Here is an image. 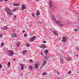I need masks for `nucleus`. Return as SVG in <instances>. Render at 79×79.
Listing matches in <instances>:
<instances>
[{
    "label": "nucleus",
    "mask_w": 79,
    "mask_h": 79,
    "mask_svg": "<svg viewBox=\"0 0 79 79\" xmlns=\"http://www.w3.org/2000/svg\"><path fill=\"white\" fill-rule=\"evenodd\" d=\"M67 60H68V61H69V60H71V58H70L69 57H68L67 58Z\"/></svg>",
    "instance_id": "26"
},
{
    "label": "nucleus",
    "mask_w": 79,
    "mask_h": 79,
    "mask_svg": "<svg viewBox=\"0 0 79 79\" xmlns=\"http://www.w3.org/2000/svg\"><path fill=\"white\" fill-rule=\"evenodd\" d=\"M14 16V18H16V15H13Z\"/></svg>",
    "instance_id": "33"
},
{
    "label": "nucleus",
    "mask_w": 79,
    "mask_h": 79,
    "mask_svg": "<svg viewBox=\"0 0 79 79\" xmlns=\"http://www.w3.org/2000/svg\"><path fill=\"white\" fill-rule=\"evenodd\" d=\"M24 36L27 37V34H24Z\"/></svg>",
    "instance_id": "36"
},
{
    "label": "nucleus",
    "mask_w": 79,
    "mask_h": 79,
    "mask_svg": "<svg viewBox=\"0 0 79 79\" xmlns=\"http://www.w3.org/2000/svg\"><path fill=\"white\" fill-rule=\"evenodd\" d=\"M13 60H14V61H15V60H15V59H13Z\"/></svg>",
    "instance_id": "49"
},
{
    "label": "nucleus",
    "mask_w": 79,
    "mask_h": 79,
    "mask_svg": "<svg viewBox=\"0 0 79 79\" xmlns=\"http://www.w3.org/2000/svg\"><path fill=\"white\" fill-rule=\"evenodd\" d=\"M2 37H3L2 35H0V38H2Z\"/></svg>",
    "instance_id": "34"
},
{
    "label": "nucleus",
    "mask_w": 79,
    "mask_h": 79,
    "mask_svg": "<svg viewBox=\"0 0 79 79\" xmlns=\"http://www.w3.org/2000/svg\"><path fill=\"white\" fill-rule=\"evenodd\" d=\"M74 31H75V32H77V30L76 29H74Z\"/></svg>",
    "instance_id": "31"
},
{
    "label": "nucleus",
    "mask_w": 79,
    "mask_h": 79,
    "mask_svg": "<svg viewBox=\"0 0 79 79\" xmlns=\"http://www.w3.org/2000/svg\"><path fill=\"white\" fill-rule=\"evenodd\" d=\"M29 68L31 69H32V67L31 66H29Z\"/></svg>",
    "instance_id": "27"
},
{
    "label": "nucleus",
    "mask_w": 79,
    "mask_h": 79,
    "mask_svg": "<svg viewBox=\"0 0 79 79\" xmlns=\"http://www.w3.org/2000/svg\"><path fill=\"white\" fill-rule=\"evenodd\" d=\"M4 2V1L3 0H0V2Z\"/></svg>",
    "instance_id": "39"
},
{
    "label": "nucleus",
    "mask_w": 79,
    "mask_h": 79,
    "mask_svg": "<svg viewBox=\"0 0 79 79\" xmlns=\"http://www.w3.org/2000/svg\"><path fill=\"white\" fill-rule=\"evenodd\" d=\"M76 49L77 50H79V48H76Z\"/></svg>",
    "instance_id": "42"
},
{
    "label": "nucleus",
    "mask_w": 79,
    "mask_h": 79,
    "mask_svg": "<svg viewBox=\"0 0 79 79\" xmlns=\"http://www.w3.org/2000/svg\"><path fill=\"white\" fill-rule=\"evenodd\" d=\"M38 68H39V65L36 64L35 65V67H34V68L35 69H38Z\"/></svg>",
    "instance_id": "13"
},
{
    "label": "nucleus",
    "mask_w": 79,
    "mask_h": 79,
    "mask_svg": "<svg viewBox=\"0 0 79 79\" xmlns=\"http://www.w3.org/2000/svg\"><path fill=\"white\" fill-rule=\"evenodd\" d=\"M29 44L28 43H27L26 44V45L27 47H29Z\"/></svg>",
    "instance_id": "24"
},
{
    "label": "nucleus",
    "mask_w": 79,
    "mask_h": 79,
    "mask_svg": "<svg viewBox=\"0 0 79 79\" xmlns=\"http://www.w3.org/2000/svg\"><path fill=\"white\" fill-rule=\"evenodd\" d=\"M59 25V26H61V27H63V24H60V23Z\"/></svg>",
    "instance_id": "28"
},
{
    "label": "nucleus",
    "mask_w": 79,
    "mask_h": 79,
    "mask_svg": "<svg viewBox=\"0 0 79 79\" xmlns=\"http://www.w3.org/2000/svg\"><path fill=\"white\" fill-rule=\"evenodd\" d=\"M2 45H1V46H2V45H4V44L3 43H1Z\"/></svg>",
    "instance_id": "38"
},
{
    "label": "nucleus",
    "mask_w": 79,
    "mask_h": 79,
    "mask_svg": "<svg viewBox=\"0 0 79 79\" xmlns=\"http://www.w3.org/2000/svg\"><path fill=\"white\" fill-rule=\"evenodd\" d=\"M42 67H41L40 68V69H42Z\"/></svg>",
    "instance_id": "47"
},
{
    "label": "nucleus",
    "mask_w": 79,
    "mask_h": 79,
    "mask_svg": "<svg viewBox=\"0 0 79 79\" xmlns=\"http://www.w3.org/2000/svg\"><path fill=\"white\" fill-rule=\"evenodd\" d=\"M20 65L21 66V70H22V71H23V70L24 69V65L22 64H20Z\"/></svg>",
    "instance_id": "7"
},
{
    "label": "nucleus",
    "mask_w": 79,
    "mask_h": 79,
    "mask_svg": "<svg viewBox=\"0 0 79 79\" xmlns=\"http://www.w3.org/2000/svg\"><path fill=\"white\" fill-rule=\"evenodd\" d=\"M29 26L30 27H31V26H32V25H29Z\"/></svg>",
    "instance_id": "44"
},
{
    "label": "nucleus",
    "mask_w": 79,
    "mask_h": 79,
    "mask_svg": "<svg viewBox=\"0 0 79 79\" xmlns=\"http://www.w3.org/2000/svg\"><path fill=\"white\" fill-rule=\"evenodd\" d=\"M48 5L49 8H52V7H53V6H52V5H53V2H52V1H50L49 2Z\"/></svg>",
    "instance_id": "4"
},
{
    "label": "nucleus",
    "mask_w": 79,
    "mask_h": 79,
    "mask_svg": "<svg viewBox=\"0 0 79 79\" xmlns=\"http://www.w3.org/2000/svg\"><path fill=\"white\" fill-rule=\"evenodd\" d=\"M36 15L37 16H39V15H40V12H39V11L37 10Z\"/></svg>",
    "instance_id": "18"
},
{
    "label": "nucleus",
    "mask_w": 79,
    "mask_h": 79,
    "mask_svg": "<svg viewBox=\"0 0 79 79\" xmlns=\"http://www.w3.org/2000/svg\"><path fill=\"white\" fill-rule=\"evenodd\" d=\"M7 65L9 68H10V63L9 62L8 64H7Z\"/></svg>",
    "instance_id": "23"
},
{
    "label": "nucleus",
    "mask_w": 79,
    "mask_h": 79,
    "mask_svg": "<svg viewBox=\"0 0 79 79\" xmlns=\"http://www.w3.org/2000/svg\"><path fill=\"white\" fill-rule=\"evenodd\" d=\"M1 29L3 30H6V29H7V27H2Z\"/></svg>",
    "instance_id": "14"
},
{
    "label": "nucleus",
    "mask_w": 79,
    "mask_h": 79,
    "mask_svg": "<svg viewBox=\"0 0 79 79\" xmlns=\"http://www.w3.org/2000/svg\"><path fill=\"white\" fill-rule=\"evenodd\" d=\"M67 39H68V38L66 36L63 37H62V41L63 42H66L67 41Z\"/></svg>",
    "instance_id": "2"
},
{
    "label": "nucleus",
    "mask_w": 79,
    "mask_h": 79,
    "mask_svg": "<svg viewBox=\"0 0 79 79\" xmlns=\"http://www.w3.org/2000/svg\"><path fill=\"white\" fill-rule=\"evenodd\" d=\"M16 9H13L12 10V11H16Z\"/></svg>",
    "instance_id": "37"
},
{
    "label": "nucleus",
    "mask_w": 79,
    "mask_h": 79,
    "mask_svg": "<svg viewBox=\"0 0 79 79\" xmlns=\"http://www.w3.org/2000/svg\"><path fill=\"white\" fill-rule=\"evenodd\" d=\"M7 52L9 53V56H13L14 55V53L11 50H8Z\"/></svg>",
    "instance_id": "3"
},
{
    "label": "nucleus",
    "mask_w": 79,
    "mask_h": 79,
    "mask_svg": "<svg viewBox=\"0 0 79 79\" xmlns=\"http://www.w3.org/2000/svg\"><path fill=\"white\" fill-rule=\"evenodd\" d=\"M19 45H20V43H18L17 44V47H18L19 46Z\"/></svg>",
    "instance_id": "22"
},
{
    "label": "nucleus",
    "mask_w": 79,
    "mask_h": 79,
    "mask_svg": "<svg viewBox=\"0 0 79 79\" xmlns=\"http://www.w3.org/2000/svg\"><path fill=\"white\" fill-rule=\"evenodd\" d=\"M47 74V73H43L42 74V75L43 76H44V75H46Z\"/></svg>",
    "instance_id": "25"
},
{
    "label": "nucleus",
    "mask_w": 79,
    "mask_h": 79,
    "mask_svg": "<svg viewBox=\"0 0 79 79\" xmlns=\"http://www.w3.org/2000/svg\"><path fill=\"white\" fill-rule=\"evenodd\" d=\"M52 19L53 21L54 22H56V18H55V17L54 15L52 16Z\"/></svg>",
    "instance_id": "10"
},
{
    "label": "nucleus",
    "mask_w": 79,
    "mask_h": 79,
    "mask_svg": "<svg viewBox=\"0 0 79 79\" xmlns=\"http://www.w3.org/2000/svg\"><path fill=\"white\" fill-rule=\"evenodd\" d=\"M78 79L77 78V79Z\"/></svg>",
    "instance_id": "52"
},
{
    "label": "nucleus",
    "mask_w": 79,
    "mask_h": 79,
    "mask_svg": "<svg viewBox=\"0 0 79 79\" xmlns=\"http://www.w3.org/2000/svg\"><path fill=\"white\" fill-rule=\"evenodd\" d=\"M26 8L25 7L24 5H23L22 6L21 10H26Z\"/></svg>",
    "instance_id": "11"
},
{
    "label": "nucleus",
    "mask_w": 79,
    "mask_h": 79,
    "mask_svg": "<svg viewBox=\"0 0 79 79\" xmlns=\"http://www.w3.org/2000/svg\"><path fill=\"white\" fill-rule=\"evenodd\" d=\"M27 50H24L23 51V54H24V53H27Z\"/></svg>",
    "instance_id": "20"
},
{
    "label": "nucleus",
    "mask_w": 79,
    "mask_h": 79,
    "mask_svg": "<svg viewBox=\"0 0 79 79\" xmlns=\"http://www.w3.org/2000/svg\"><path fill=\"white\" fill-rule=\"evenodd\" d=\"M47 42H46V41H44L43 42V43H44V44H45Z\"/></svg>",
    "instance_id": "41"
},
{
    "label": "nucleus",
    "mask_w": 79,
    "mask_h": 79,
    "mask_svg": "<svg viewBox=\"0 0 79 79\" xmlns=\"http://www.w3.org/2000/svg\"><path fill=\"white\" fill-rule=\"evenodd\" d=\"M29 61L30 62L32 63V60H30Z\"/></svg>",
    "instance_id": "40"
},
{
    "label": "nucleus",
    "mask_w": 79,
    "mask_h": 79,
    "mask_svg": "<svg viewBox=\"0 0 79 79\" xmlns=\"http://www.w3.org/2000/svg\"><path fill=\"white\" fill-rule=\"evenodd\" d=\"M11 36L12 37H17V35H16L15 33L12 35Z\"/></svg>",
    "instance_id": "17"
},
{
    "label": "nucleus",
    "mask_w": 79,
    "mask_h": 79,
    "mask_svg": "<svg viewBox=\"0 0 79 79\" xmlns=\"http://www.w3.org/2000/svg\"><path fill=\"white\" fill-rule=\"evenodd\" d=\"M44 58H45V60H48V58H49V56L47 55V54L46 55V56H44Z\"/></svg>",
    "instance_id": "15"
},
{
    "label": "nucleus",
    "mask_w": 79,
    "mask_h": 79,
    "mask_svg": "<svg viewBox=\"0 0 79 79\" xmlns=\"http://www.w3.org/2000/svg\"><path fill=\"white\" fill-rule=\"evenodd\" d=\"M40 48H46V46L44 44H42L41 46H40Z\"/></svg>",
    "instance_id": "8"
},
{
    "label": "nucleus",
    "mask_w": 79,
    "mask_h": 79,
    "mask_svg": "<svg viewBox=\"0 0 79 79\" xmlns=\"http://www.w3.org/2000/svg\"><path fill=\"white\" fill-rule=\"evenodd\" d=\"M5 11L6 13L9 15H13V12H11L10 9L6 8L5 9Z\"/></svg>",
    "instance_id": "1"
},
{
    "label": "nucleus",
    "mask_w": 79,
    "mask_h": 79,
    "mask_svg": "<svg viewBox=\"0 0 79 79\" xmlns=\"http://www.w3.org/2000/svg\"><path fill=\"white\" fill-rule=\"evenodd\" d=\"M13 5L14 6H19V4H14Z\"/></svg>",
    "instance_id": "19"
},
{
    "label": "nucleus",
    "mask_w": 79,
    "mask_h": 79,
    "mask_svg": "<svg viewBox=\"0 0 79 79\" xmlns=\"http://www.w3.org/2000/svg\"><path fill=\"white\" fill-rule=\"evenodd\" d=\"M52 32L56 35H57V36H58V34H57V31L56 30H53V31H52Z\"/></svg>",
    "instance_id": "9"
},
{
    "label": "nucleus",
    "mask_w": 79,
    "mask_h": 79,
    "mask_svg": "<svg viewBox=\"0 0 79 79\" xmlns=\"http://www.w3.org/2000/svg\"><path fill=\"white\" fill-rule=\"evenodd\" d=\"M41 55H42V56H44V55L43 52H41Z\"/></svg>",
    "instance_id": "29"
},
{
    "label": "nucleus",
    "mask_w": 79,
    "mask_h": 79,
    "mask_svg": "<svg viewBox=\"0 0 79 79\" xmlns=\"http://www.w3.org/2000/svg\"><path fill=\"white\" fill-rule=\"evenodd\" d=\"M35 36H34L31 38L30 39L29 41V42H33L34 40V39L35 38Z\"/></svg>",
    "instance_id": "5"
},
{
    "label": "nucleus",
    "mask_w": 79,
    "mask_h": 79,
    "mask_svg": "<svg viewBox=\"0 0 79 79\" xmlns=\"http://www.w3.org/2000/svg\"><path fill=\"white\" fill-rule=\"evenodd\" d=\"M71 71H69L68 72V74H71Z\"/></svg>",
    "instance_id": "35"
},
{
    "label": "nucleus",
    "mask_w": 79,
    "mask_h": 79,
    "mask_svg": "<svg viewBox=\"0 0 79 79\" xmlns=\"http://www.w3.org/2000/svg\"><path fill=\"white\" fill-rule=\"evenodd\" d=\"M77 28L78 29H79V26L77 27Z\"/></svg>",
    "instance_id": "43"
},
{
    "label": "nucleus",
    "mask_w": 79,
    "mask_h": 79,
    "mask_svg": "<svg viewBox=\"0 0 79 79\" xmlns=\"http://www.w3.org/2000/svg\"><path fill=\"white\" fill-rule=\"evenodd\" d=\"M36 1H39V0H35Z\"/></svg>",
    "instance_id": "51"
},
{
    "label": "nucleus",
    "mask_w": 79,
    "mask_h": 79,
    "mask_svg": "<svg viewBox=\"0 0 79 79\" xmlns=\"http://www.w3.org/2000/svg\"><path fill=\"white\" fill-rule=\"evenodd\" d=\"M57 73L58 74H60V73L57 72Z\"/></svg>",
    "instance_id": "48"
},
{
    "label": "nucleus",
    "mask_w": 79,
    "mask_h": 79,
    "mask_svg": "<svg viewBox=\"0 0 79 79\" xmlns=\"http://www.w3.org/2000/svg\"><path fill=\"white\" fill-rule=\"evenodd\" d=\"M2 68V65L0 64V69H1Z\"/></svg>",
    "instance_id": "32"
},
{
    "label": "nucleus",
    "mask_w": 79,
    "mask_h": 79,
    "mask_svg": "<svg viewBox=\"0 0 79 79\" xmlns=\"http://www.w3.org/2000/svg\"><path fill=\"white\" fill-rule=\"evenodd\" d=\"M45 53H48V50H45V51L44 52Z\"/></svg>",
    "instance_id": "21"
},
{
    "label": "nucleus",
    "mask_w": 79,
    "mask_h": 79,
    "mask_svg": "<svg viewBox=\"0 0 79 79\" xmlns=\"http://www.w3.org/2000/svg\"><path fill=\"white\" fill-rule=\"evenodd\" d=\"M56 22L57 24H58V25H59L60 23H61V22H60V21H56Z\"/></svg>",
    "instance_id": "16"
},
{
    "label": "nucleus",
    "mask_w": 79,
    "mask_h": 79,
    "mask_svg": "<svg viewBox=\"0 0 79 79\" xmlns=\"http://www.w3.org/2000/svg\"><path fill=\"white\" fill-rule=\"evenodd\" d=\"M23 33H24V32H25V31H23Z\"/></svg>",
    "instance_id": "46"
},
{
    "label": "nucleus",
    "mask_w": 79,
    "mask_h": 79,
    "mask_svg": "<svg viewBox=\"0 0 79 79\" xmlns=\"http://www.w3.org/2000/svg\"><path fill=\"white\" fill-rule=\"evenodd\" d=\"M47 61H46V60H44V62H43V63L42 64V67H43L44 66V65H45L46 63H47Z\"/></svg>",
    "instance_id": "12"
},
{
    "label": "nucleus",
    "mask_w": 79,
    "mask_h": 79,
    "mask_svg": "<svg viewBox=\"0 0 79 79\" xmlns=\"http://www.w3.org/2000/svg\"><path fill=\"white\" fill-rule=\"evenodd\" d=\"M60 63H62V64H63V63H64V59H63V57H61L60 59Z\"/></svg>",
    "instance_id": "6"
},
{
    "label": "nucleus",
    "mask_w": 79,
    "mask_h": 79,
    "mask_svg": "<svg viewBox=\"0 0 79 79\" xmlns=\"http://www.w3.org/2000/svg\"><path fill=\"white\" fill-rule=\"evenodd\" d=\"M76 56H78V55L76 54Z\"/></svg>",
    "instance_id": "50"
},
{
    "label": "nucleus",
    "mask_w": 79,
    "mask_h": 79,
    "mask_svg": "<svg viewBox=\"0 0 79 79\" xmlns=\"http://www.w3.org/2000/svg\"><path fill=\"white\" fill-rule=\"evenodd\" d=\"M4 1H5V2H7V1H8V0H3Z\"/></svg>",
    "instance_id": "45"
},
{
    "label": "nucleus",
    "mask_w": 79,
    "mask_h": 79,
    "mask_svg": "<svg viewBox=\"0 0 79 79\" xmlns=\"http://www.w3.org/2000/svg\"><path fill=\"white\" fill-rule=\"evenodd\" d=\"M32 16H33V17H35L34 14V13H32Z\"/></svg>",
    "instance_id": "30"
}]
</instances>
